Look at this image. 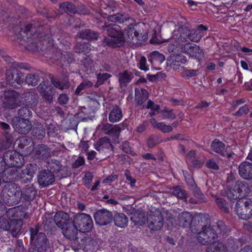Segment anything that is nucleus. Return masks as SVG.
<instances>
[{
	"label": "nucleus",
	"instance_id": "nucleus-20",
	"mask_svg": "<svg viewBox=\"0 0 252 252\" xmlns=\"http://www.w3.org/2000/svg\"><path fill=\"white\" fill-rule=\"evenodd\" d=\"M69 218L68 214L60 211L55 215L54 220L57 225L62 229V227L65 225L67 222H69Z\"/></svg>",
	"mask_w": 252,
	"mask_h": 252
},
{
	"label": "nucleus",
	"instance_id": "nucleus-58",
	"mask_svg": "<svg viewBox=\"0 0 252 252\" xmlns=\"http://www.w3.org/2000/svg\"><path fill=\"white\" fill-rule=\"evenodd\" d=\"M241 65L242 67L245 70L248 69V65L247 63L245 61H241Z\"/></svg>",
	"mask_w": 252,
	"mask_h": 252
},
{
	"label": "nucleus",
	"instance_id": "nucleus-47",
	"mask_svg": "<svg viewBox=\"0 0 252 252\" xmlns=\"http://www.w3.org/2000/svg\"><path fill=\"white\" fill-rule=\"evenodd\" d=\"M206 165L208 168L216 170L218 169L219 168L218 165L217 164L216 162L213 159L209 160V161H208L207 162Z\"/></svg>",
	"mask_w": 252,
	"mask_h": 252
},
{
	"label": "nucleus",
	"instance_id": "nucleus-4",
	"mask_svg": "<svg viewBox=\"0 0 252 252\" xmlns=\"http://www.w3.org/2000/svg\"><path fill=\"white\" fill-rule=\"evenodd\" d=\"M14 214V210L11 209L6 212V215L0 217V229L6 231L11 230L12 235L15 236L20 230L23 223L20 220L9 218Z\"/></svg>",
	"mask_w": 252,
	"mask_h": 252
},
{
	"label": "nucleus",
	"instance_id": "nucleus-55",
	"mask_svg": "<svg viewBox=\"0 0 252 252\" xmlns=\"http://www.w3.org/2000/svg\"><path fill=\"white\" fill-rule=\"evenodd\" d=\"M146 129V126L144 124H142L137 127V131L139 132L144 131Z\"/></svg>",
	"mask_w": 252,
	"mask_h": 252
},
{
	"label": "nucleus",
	"instance_id": "nucleus-52",
	"mask_svg": "<svg viewBox=\"0 0 252 252\" xmlns=\"http://www.w3.org/2000/svg\"><path fill=\"white\" fill-rule=\"evenodd\" d=\"M197 74V71L195 70H188L187 72V75L189 77H192L196 75Z\"/></svg>",
	"mask_w": 252,
	"mask_h": 252
},
{
	"label": "nucleus",
	"instance_id": "nucleus-7",
	"mask_svg": "<svg viewBox=\"0 0 252 252\" xmlns=\"http://www.w3.org/2000/svg\"><path fill=\"white\" fill-rule=\"evenodd\" d=\"M25 76L23 74L15 69H10L7 70L6 73V80L11 86L17 87L18 85L24 82Z\"/></svg>",
	"mask_w": 252,
	"mask_h": 252
},
{
	"label": "nucleus",
	"instance_id": "nucleus-35",
	"mask_svg": "<svg viewBox=\"0 0 252 252\" xmlns=\"http://www.w3.org/2000/svg\"><path fill=\"white\" fill-rule=\"evenodd\" d=\"M26 82L29 85L35 86L37 84V77L33 74H29L26 78Z\"/></svg>",
	"mask_w": 252,
	"mask_h": 252
},
{
	"label": "nucleus",
	"instance_id": "nucleus-59",
	"mask_svg": "<svg viewBox=\"0 0 252 252\" xmlns=\"http://www.w3.org/2000/svg\"><path fill=\"white\" fill-rule=\"evenodd\" d=\"M127 179L130 181L131 185H133L135 183V180L130 176L126 175Z\"/></svg>",
	"mask_w": 252,
	"mask_h": 252
},
{
	"label": "nucleus",
	"instance_id": "nucleus-33",
	"mask_svg": "<svg viewBox=\"0 0 252 252\" xmlns=\"http://www.w3.org/2000/svg\"><path fill=\"white\" fill-rule=\"evenodd\" d=\"M93 84V83L90 81H84L77 87L76 89L75 93L79 94L83 90L92 87Z\"/></svg>",
	"mask_w": 252,
	"mask_h": 252
},
{
	"label": "nucleus",
	"instance_id": "nucleus-25",
	"mask_svg": "<svg viewBox=\"0 0 252 252\" xmlns=\"http://www.w3.org/2000/svg\"><path fill=\"white\" fill-rule=\"evenodd\" d=\"M122 118L121 109L115 106L109 114V120L111 122L115 123L119 121Z\"/></svg>",
	"mask_w": 252,
	"mask_h": 252
},
{
	"label": "nucleus",
	"instance_id": "nucleus-14",
	"mask_svg": "<svg viewBox=\"0 0 252 252\" xmlns=\"http://www.w3.org/2000/svg\"><path fill=\"white\" fill-rule=\"evenodd\" d=\"M186 29L189 32L187 34V40L189 39L191 41L195 42H197L201 39L202 37L205 35L207 30L206 27L202 25H199L197 29L191 31L187 28Z\"/></svg>",
	"mask_w": 252,
	"mask_h": 252
},
{
	"label": "nucleus",
	"instance_id": "nucleus-49",
	"mask_svg": "<svg viewBox=\"0 0 252 252\" xmlns=\"http://www.w3.org/2000/svg\"><path fill=\"white\" fill-rule=\"evenodd\" d=\"M249 111L248 106L247 105H245L244 106L240 108L239 110L238 111V113L241 114H244L248 113Z\"/></svg>",
	"mask_w": 252,
	"mask_h": 252
},
{
	"label": "nucleus",
	"instance_id": "nucleus-44",
	"mask_svg": "<svg viewBox=\"0 0 252 252\" xmlns=\"http://www.w3.org/2000/svg\"><path fill=\"white\" fill-rule=\"evenodd\" d=\"M146 63V58L144 56L141 57L139 61V68L140 69L144 71H147L148 70V68L147 66Z\"/></svg>",
	"mask_w": 252,
	"mask_h": 252
},
{
	"label": "nucleus",
	"instance_id": "nucleus-50",
	"mask_svg": "<svg viewBox=\"0 0 252 252\" xmlns=\"http://www.w3.org/2000/svg\"><path fill=\"white\" fill-rule=\"evenodd\" d=\"M156 144V142L155 141V139L154 137H151L148 139V141H147V144L149 147H152Z\"/></svg>",
	"mask_w": 252,
	"mask_h": 252
},
{
	"label": "nucleus",
	"instance_id": "nucleus-5",
	"mask_svg": "<svg viewBox=\"0 0 252 252\" xmlns=\"http://www.w3.org/2000/svg\"><path fill=\"white\" fill-rule=\"evenodd\" d=\"M28 110L26 108H22L18 111V117H15L12 119V125L15 129L19 133L26 134L28 133L32 128L31 122L26 119L21 118Z\"/></svg>",
	"mask_w": 252,
	"mask_h": 252
},
{
	"label": "nucleus",
	"instance_id": "nucleus-36",
	"mask_svg": "<svg viewBox=\"0 0 252 252\" xmlns=\"http://www.w3.org/2000/svg\"><path fill=\"white\" fill-rule=\"evenodd\" d=\"M108 21L113 22H120V23L124 22V16L121 14H117L115 15H112L108 17Z\"/></svg>",
	"mask_w": 252,
	"mask_h": 252
},
{
	"label": "nucleus",
	"instance_id": "nucleus-54",
	"mask_svg": "<svg viewBox=\"0 0 252 252\" xmlns=\"http://www.w3.org/2000/svg\"><path fill=\"white\" fill-rule=\"evenodd\" d=\"M0 127L4 130H7L9 128V126L5 123L0 122Z\"/></svg>",
	"mask_w": 252,
	"mask_h": 252
},
{
	"label": "nucleus",
	"instance_id": "nucleus-11",
	"mask_svg": "<svg viewBox=\"0 0 252 252\" xmlns=\"http://www.w3.org/2000/svg\"><path fill=\"white\" fill-rule=\"evenodd\" d=\"M247 186L242 183L235 184L233 188L229 189L227 192V196L230 199H236L242 198L245 195Z\"/></svg>",
	"mask_w": 252,
	"mask_h": 252
},
{
	"label": "nucleus",
	"instance_id": "nucleus-30",
	"mask_svg": "<svg viewBox=\"0 0 252 252\" xmlns=\"http://www.w3.org/2000/svg\"><path fill=\"white\" fill-rule=\"evenodd\" d=\"M179 220L180 222H183V225L185 226L186 224L185 223H189L191 221V215L187 212H183L179 216Z\"/></svg>",
	"mask_w": 252,
	"mask_h": 252
},
{
	"label": "nucleus",
	"instance_id": "nucleus-17",
	"mask_svg": "<svg viewBox=\"0 0 252 252\" xmlns=\"http://www.w3.org/2000/svg\"><path fill=\"white\" fill-rule=\"evenodd\" d=\"M172 52L174 54L170 57V60L169 61L171 62V66L174 70L179 69L181 64L186 63V58L184 55L178 54V53L181 52L180 51L174 50Z\"/></svg>",
	"mask_w": 252,
	"mask_h": 252
},
{
	"label": "nucleus",
	"instance_id": "nucleus-53",
	"mask_svg": "<svg viewBox=\"0 0 252 252\" xmlns=\"http://www.w3.org/2000/svg\"><path fill=\"white\" fill-rule=\"evenodd\" d=\"M96 152L94 151H91L88 154V158L89 160L93 159L95 156Z\"/></svg>",
	"mask_w": 252,
	"mask_h": 252
},
{
	"label": "nucleus",
	"instance_id": "nucleus-24",
	"mask_svg": "<svg viewBox=\"0 0 252 252\" xmlns=\"http://www.w3.org/2000/svg\"><path fill=\"white\" fill-rule=\"evenodd\" d=\"M135 99L139 105H142L148 98V92L144 89L136 88L135 90Z\"/></svg>",
	"mask_w": 252,
	"mask_h": 252
},
{
	"label": "nucleus",
	"instance_id": "nucleus-34",
	"mask_svg": "<svg viewBox=\"0 0 252 252\" xmlns=\"http://www.w3.org/2000/svg\"><path fill=\"white\" fill-rule=\"evenodd\" d=\"M52 83L53 85L57 88H58L60 90H63L66 88H68L69 87V83L67 81L64 83H61L57 79H52L51 80Z\"/></svg>",
	"mask_w": 252,
	"mask_h": 252
},
{
	"label": "nucleus",
	"instance_id": "nucleus-15",
	"mask_svg": "<svg viewBox=\"0 0 252 252\" xmlns=\"http://www.w3.org/2000/svg\"><path fill=\"white\" fill-rule=\"evenodd\" d=\"M54 181V176L49 170L42 171L38 176V182L42 187L51 185Z\"/></svg>",
	"mask_w": 252,
	"mask_h": 252
},
{
	"label": "nucleus",
	"instance_id": "nucleus-40",
	"mask_svg": "<svg viewBox=\"0 0 252 252\" xmlns=\"http://www.w3.org/2000/svg\"><path fill=\"white\" fill-rule=\"evenodd\" d=\"M147 108H150L153 111L152 113H150V115L152 116L156 114V112H158L159 107L158 105H154V103L149 100L148 103V105L146 107Z\"/></svg>",
	"mask_w": 252,
	"mask_h": 252
},
{
	"label": "nucleus",
	"instance_id": "nucleus-31",
	"mask_svg": "<svg viewBox=\"0 0 252 252\" xmlns=\"http://www.w3.org/2000/svg\"><path fill=\"white\" fill-rule=\"evenodd\" d=\"M195 152L194 151H190L187 155V158L188 159L190 160L191 162L197 167H199L200 164H201L205 160L204 158H203L201 159V161L198 163H195V161L194 160V158H195Z\"/></svg>",
	"mask_w": 252,
	"mask_h": 252
},
{
	"label": "nucleus",
	"instance_id": "nucleus-45",
	"mask_svg": "<svg viewBox=\"0 0 252 252\" xmlns=\"http://www.w3.org/2000/svg\"><path fill=\"white\" fill-rule=\"evenodd\" d=\"M183 173L187 183L190 186H193L194 185V182L191 175L188 174L187 172L186 173L184 172Z\"/></svg>",
	"mask_w": 252,
	"mask_h": 252
},
{
	"label": "nucleus",
	"instance_id": "nucleus-23",
	"mask_svg": "<svg viewBox=\"0 0 252 252\" xmlns=\"http://www.w3.org/2000/svg\"><path fill=\"white\" fill-rule=\"evenodd\" d=\"M114 221L116 226L124 228L127 224L128 218L124 214L117 213L114 217Z\"/></svg>",
	"mask_w": 252,
	"mask_h": 252
},
{
	"label": "nucleus",
	"instance_id": "nucleus-19",
	"mask_svg": "<svg viewBox=\"0 0 252 252\" xmlns=\"http://www.w3.org/2000/svg\"><path fill=\"white\" fill-rule=\"evenodd\" d=\"M53 43L52 38L49 35H45L39 42L32 43V45L29 44L27 48L30 50H35V49L43 50V45H45L49 47L53 45Z\"/></svg>",
	"mask_w": 252,
	"mask_h": 252
},
{
	"label": "nucleus",
	"instance_id": "nucleus-21",
	"mask_svg": "<svg viewBox=\"0 0 252 252\" xmlns=\"http://www.w3.org/2000/svg\"><path fill=\"white\" fill-rule=\"evenodd\" d=\"M47 247V240L45 235L43 233H39L35 242V250L38 252H43L46 250Z\"/></svg>",
	"mask_w": 252,
	"mask_h": 252
},
{
	"label": "nucleus",
	"instance_id": "nucleus-9",
	"mask_svg": "<svg viewBox=\"0 0 252 252\" xmlns=\"http://www.w3.org/2000/svg\"><path fill=\"white\" fill-rule=\"evenodd\" d=\"M240 201L236 204V211L239 217L243 220L249 219L252 216V205L250 201H246L241 206Z\"/></svg>",
	"mask_w": 252,
	"mask_h": 252
},
{
	"label": "nucleus",
	"instance_id": "nucleus-62",
	"mask_svg": "<svg viewBox=\"0 0 252 252\" xmlns=\"http://www.w3.org/2000/svg\"><path fill=\"white\" fill-rule=\"evenodd\" d=\"M99 181H97L94 184V185L92 187V190H95L97 189V187L99 186Z\"/></svg>",
	"mask_w": 252,
	"mask_h": 252
},
{
	"label": "nucleus",
	"instance_id": "nucleus-61",
	"mask_svg": "<svg viewBox=\"0 0 252 252\" xmlns=\"http://www.w3.org/2000/svg\"><path fill=\"white\" fill-rule=\"evenodd\" d=\"M242 51L244 52V53H252V49H250L247 47H242Z\"/></svg>",
	"mask_w": 252,
	"mask_h": 252
},
{
	"label": "nucleus",
	"instance_id": "nucleus-28",
	"mask_svg": "<svg viewBox=\"0 0 252 252\" xmlns=\"http://www.w3.org/2000/svg\"><path fill=\"white\" fill-rule=\"evenodd\" d=\"M79 37L83 39H95L97 38V34L91 30H85L79 33Z\"/></svg>",
	"mask_w": 252,
	"mask_h": 252
},
{
	"label": "nucleus",
	"instance_id": "nucleus-18",
	"mask_svg": "<svg viewBox=\"0 0 252 252\" xmlns=\"http://www.w3.org/2000/svg\"><path fill=\"white\" fill-rule=\"evenodd\" d=\"M240 175L245 179H252V163L248 162L242 163L239 168Z\"/></svg>",
	"mask_w": 252,
	"mask_h": 252
},
{
	"label": "nucleus",
	"instance_id": "nucleus-41",
	"mask_svg": "<svg viewBox=\"0 0 252 252\" xmlns=\"http://www.w3.org/2000/svg\"><path fill=\"white\" fill-rule=\"evenodd\" d=\"M35 167L32 164H29L26 168V174L29 177L28 178L31 180L35 173Z\"/></svg>",
	"mask_w": 252,
	"mask_h": 252
},
{
	"label": "nucleus",
	"instance_id": "nucleus-26",
	"mask_svg": "<svg viewBox=\"0 0 252 252\" xmlns=\"http://www.w3.org/2000/svg\"><path fill=\"white\" fill-rule=\"evenodd\" d=\"M151 123L154 127L163 132H169L172 130L171 126L165 125L163 123H158L155 119H151Z\"/></svg>",
	"mask_w": 252,
	"mask_h": 252
},
{
	"label": "nucleus",
	"instance_id": "nucleus-48",
	"mask_svg": "<svg viewBox=\"0 0 252 252\" xmlns=\"http://www.w3.org/2000/svg\"><path fill=\"white\" fill-rule=\"evenodd\" d=\"M37 226H36L35 229H34L33 228H31L30 229L31 231V241H32L34 238V236L37 234V232L38 231Z\"/></svg>",
	"mask_w": 252,
	"mask_h": 252
},
{
	"label": "nucleus",
	"instance_id": "nucleus-16",
	"mask_svg": "<svg viewBox=\"0 0 252 252\" xmlns=\"http://www.w3.org/2000/svg\"><path fill=\"white\" fill-rule=\"evenodd\" d=\"M152 67L156 70H160L159 65L164 61V56L158 51H154L151 53L149 57Z\"/></svg>",
	"mask_w": 252,
	"mask_h": 252
},
{
	"label": "nucleus",
	"instance_id": "nucleus-63",
	"mask_svg": "<svg viewBox=\"0 0 252 252\" xmlns=\"http://www.w3.org/2000/svg\"><path fill=\"white\" fill-rule=\"evenodd\" d=\"M55 162L56 163H55V164H56V165L57 166V168H56L54 165H52V168L54 169L55 170L59 171L60 170V167L59 166L60 163L59 161H55Z\"/></svg>",
	"mask_w": 252,
	"mask_h": 252
},
{
	"label": "nucleus",
	"instance_id": "nucleus-3",
	"mask_svg": "<svg viewBox=\"0 0 252 252\" xmlns=\"http://www.w3.org/2000/svg\"><path fill=\"white\" fill-rule=\"evenodd\" d=\"M154 214H151L147 219L145 218L144 214L142 212H136L131 217V220L135 225L142 226L147 220L149 227L153 230H159L163 225L162 216L158 210L153 211Z\"/></svg>",
	"mask_w": 252,
	"mask_h": 252
},
{
	"label": "nucleus",
	"instance_id": "nucleus-64",
	"mask_svg": "<svg viewBox=\"0 0 252 252\" xmlns=\"http://www.w3.org/2000/svg\"><path fill=\"white\" fill-rule=\"evenodd\" d=\"M215 64L214 63H210L208 64L207 67L211 70H213L215 68Z\"/></svg>",
	"mask_w": 252,
	"mask_h": 252
},
{
	"label": "nucleus",
	"instance_id": "nucleus-51",
	"mask_svg": "<svg viewBox=\"0 0 252 252\" xmlns=\"http://www.w3.org/2000/svg\"><path fill=\"white\" fill-rule=\"evenodd\" d=\"M123 150L126 153H129L130 152V149L129 147V144L128 142H125L122 145Z\"/></svg>",
	"mask_w": 252,
	"mask_h": 252
},
{
	"label": "nucleus",
	"instance_id": "nucleus-46",
	"mask_svg": "<svg viewBox=\"0 0 252 252\" xmlns=\"http://www.w3.org/2000/svg\"><path fill=\"white\" fill-rule=\"evenodd\" d=\"M68 101V97L65 94H62L58 97V101L60 104H66Z\"/></svg>",
	"mask_w": 252,
	"mask_h": 252
},
{
	"label": "nucleus",
	"instance_id": "nucleus-6",
	"mask_svg": "<svg viewBox=\"0 0 252 252\" xmlns=\"http://www.w3.org/2000/svg\"><path fill=\"white\" fill-rule=\"evenodd\" d=\"M72 221L80 232L90 231L93 226L91 217L85 213H78L74 215Z\"/></svg>",
	"mask_w": 252,
	"mask_h": 252
},
{
	"label": "nucleus",
	"instance_id": "nucleus-1",
	"mask_svg": "<svg viewBox=\"0 0 252 252\" xmlns=\"http://www.w3.org/2000/svg\"><path fill=\"white\" fill-rule=\"evenodd\" d=\"M189 31L186 28L181 27L174 31L173 35L170 39V43L168 44L167 50L173 52L174 50L180 51L189 55L190 57L199 60L203 56V52L196 45L186 43L187 42V34Z\"/></svg>",
	"mask_w": 252,
	"mask_h": 252
},
{
	"label": "nucleus",
	"instance_id": "nucleus-57",
	"mask_svg": "<svg viewBox=\"0 0 252 252\" xmlns=\"http://www.w3.org/2000/svg\"><path fill=\"white\" fill-rule=\"evenodd\" d=\"M240 252H252V248L250 247H244Z\"/></svg>",
	"mask_w": 252,
	"mask_h": 252
},
{
	"label": "nucleus",
	"instance_id": "nucleus-2",
	"mask_svg": "<svg viewBox=\"0 0 252 252\" xmlns=\"http://www.w3.org/2000/svg\"><path fill=\"white\" fill-rule=\"evenodd\" d=\"M105 30L111 38L107 40V44L112 46H117L118 44L123 43L126 40H134L136 39L138 33L134 28L132 24L127 26L124 31L120 26L117 25H111L105 27Z\"/></svg>",
	"mask_w": 252,
	"mask_h": 252
},
{
	"label": "nucleus",
	"instance_id": "nucleus-60",
	"mask_svg": "<svg viewBox=\"0 0 252 252\" xmlns=\"http://www.w3.org/2000/svg\"><path fill=\"white\" fill-rule=\"evenodd\" d=\"M143 157L145 158L146 159H155L153 156L150 153L146 154L144 155H143Z\"/></svg>",
	"mask_w": 252,
	"mask_h": 252
},
{
	"label": "nucleus",
	"instance_id": "nucleus-12",
	"mask_svg": "<svg viewBox=\"0 0 252 252\" xmlns=\"http://www.w3.org/2000/svg\"><path fill=\"white\" fill-rule=\"evenodd\" d=\"M62 233L64 236L70 240H76L77 239L78 232L79 230L75 226V224L72 221L67 222L65 225L62 227Z\"/></svg>",
	"mask_w": 252,
	"mask_h": 252
},
{
	"label": "nucleus",
	"instance_id": "nucleus-39",
	"mask_svg": "<svg viewBox=\"0 0 252 252\" xmlns=\"http://www.w3.org/2000/svg\"><path fill=\"white\" fill-rule=\"evenodd\" d=\"M44 85L40 84L38 86V90L40 93L43 94V95H44L45 99L50 102L52 100V96L51 95H46V94L45 93L46 92V90L44 88Z\"/></svg>",
	"mask_w": 252,
	"mask_h": 252
},
{
	"label": "nucleus",
	"instance_id": "nucleus-27",
	"mask_svg": "<svg viewBox=\"0 0 252 252\" xmlns=\"http://www.w3.org/2000/svg\"><path fill=\"white\" fill-rule=\"evenodd\" d=\"M211 149L214 152L223 155L225 150V146L222 142L215 139L211 144Z\"/></svg>",
	"mask_w": 252,
	"mask_h": 252
},
{
	"label": "nucleus",
	"instance_id": "nucleus-22",
	"mask_svg": "<svg viewBox=\"0 0 252 252\" xmlns=\"http://www.w3.org/2000/svg\"><path fill=\"white\" fill-rule=\"evenodd\" d=\"M2 191L3 193H7L9 197H12V199H14V197L15 196L19 197L21 196L20 188L12 183L8 185Z\"/></svg>",
	"mask_w": 252,
	"mask_h": 252
},
{
	"label": "nucleus",
	"instance_id": "nucleus-8",
	"mask_svg": "<svg viewBox=\"0 0 252 252\" xmlns=\"http://www.w3.org/2000/svg\"><path fill=\"white\" fill-rule=\"evenodd\" d=\"M215 231L210 227H204L202 231L198 233L197 237L198 242L202 245L213 243L217 238Z\"/></svg>",
	"mask_w": 252,
	"mask_h": 252
},
{
	"label": "nucleus",
	"instance_id": "nucleus-10",
	"mask_svg": "<svg viewBox=\"0 0 252 252\" xmlns=\"http://www.w3.org/2000/svg\"><path fill=\"white\" fill-rule=\"evenodd\" d=\"M19 94L13 90H7L4 92L1 98L5 106L8 108H14L16 105L18 101Z\"/></svg>",
	"mask_w": 252,
	"mask_h": 252
},
{
	"label": "nucleus",
	"instance_id": "nucleus-37",
	"mask_svg": "<svg viewBox=\"0 0 252 252\" xmlns=\"http://www.w3.org/2000/svg\"><path fill=\"white\" fill-rule=\"evenodd\" d=\"M31 28V25H27L25 27V29L24 30H21L18 33L19 37L21 38H23L24 40H25V38L28 39V32L30 31Z\"/></svg>",
	"mask_w": 252,
	"mask_h": 252
},
{
	"label": "nucleus",
	"instance_id": "nucleus-13",
	"mask_svg": "<svg viewBox=\"0 0 252 252\" xmlns=\"http://www.w3.org/2000/svg\"><path fill=\"white\" fill-rule=\"evenodd\" d=\"M110 212L106 210L97 211L94 215L96 223L100 225H105L109 223L112 220Z\"/></svg>",
	"mask_w": 252,
	"mask_h": 252
},
{
	"label": "nucleus",
	"instance_id": "nucleus-43",
	"mask_svg": "<svg viewBox=\"0 0 252 252\" xmlns=\"http://www.w3.org/2000/svg\"><path fill=\"white\" fill-rule=\"evenodd\" d=\"M216 202L217 203L218 206L221 209L222 211L225 212H228V209L225 206V201L221 199L217 198L216 199Z\"/></svg>",
	"mask_w": 252,
	"mask_h": 252
},
{
	"label": "nucleus",
	"instance_id": "nucleus-32",
	"mask_svg": "<svg viewBox=\"0 0 252 252\" xmlns=\"http://www.w3.org/2000/svg\"><path fill=\"white\" fill-rule=\"evenodd\" d=\"M131 78L127 72H124L119 75V82L121 86L125 85L130 81Z\"/></svg>",
	"mask_w": 252,
	"mask_h": 252
},
{
	"label": "nucleus",
	"instance_id": "nucleus-29",
	"mask_svg": "<svg viewBox=\"0 0 252 252\" xmlns=\"http://www.w3.org/2000/svg\"><path fill=\"white\" fill-rule=\"evenodd\" d=\"M60 7L62 10L67 13H75L76 12L74 5L68 2L62 3Z\"/></svg>",
	"mask_w": 252,
	"mask_h": 252
},
{
	"label": "nucleus",
	"instance_id": "nucleus-56",
	"mask_svg": "<svg viewBox=\"0 0 252 252\" xmlns=\"http://www.w3.org/2000/svg\"><path fill=\"white\" fill-rule=\"evenodd\" d=\"M92 179V175L90 172H87L85 175V180H88L89 182L91 181Z\"/></svg>",
	"mask_w": 252,
	"mask_h": 252
},
{
	"label": "nucleus",
	"instance_id": "nucleus-42",
	"mask_svg": "<svg viewBox=\"0 0 252 252\" xmlns=\"http://www.w3.org/2000/svg\"><path fill=\"white\" fill-rule=\"evenodd\" d=\"M110 77V75L107 73H104L103 74H98L97 76V82L95 84L96 87H98L99 84L102 83L104 81L107 80Z\"/></svg>",
	"mask_w": 252,
	"mask_h": 252
},
{
	"label": "nucleus",
	"instance_id": "nucleus-38",
	"mask_svg": "<svg viewBox=\"0 0 252 252\" xmlns=\"http://www.w3.org/2000/svg\"><path fill=\"white\" fill-rule=\"evenodd\" d=\"M173 193L179 198H186V192L179 187L174 188Z\"/></svg>",
	"mask_w": 252,
	"mask_h": 252
}]
</instances>
